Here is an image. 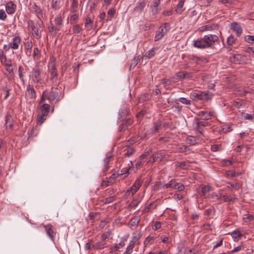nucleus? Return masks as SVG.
I'll list each match as a JSON object with an SVG mask.
<instances>
[{
    "label": "nucleus",
    "mask_w": 254,
    "mask_h": 254,
    "mask_svg": "<svg viewBox=\"0 0 254 254\" xmlns=\"http://www.w3.org/2000/svg\"><path fill=\"white\" fill-rule=\"evenodd\" d=\"M218 41L219 37L217 35L208 34L194 40L193 45L199 49H208L211 48L215 43Z\"/></svg>",
    "instance_id": "1"
},
{
    "label": "nucleus",
    "mask_w": 254,
    "mask_h": 254,
    "mask_svg": "<svg viewBox=\"0 0 254 254\" xmlns=\"http://www.w3.org/2000/svg\"><path fill=\"white\" fill-rule=\"evenodd\" d=\"M59 97V93L57 89H54L52 88L49 94H48L46 90H45L42 93L40 103H44L46 99H48L50 102H53L55 100L58 101Z\"/></svg>",
    "instance_id": "2"
},
{
    "label": "nucleus",
    "mask_w": 254,
    "mask_h": 254,
    "mask_svg": "<svg viewBox=\"0 0 254 254\" xmlns=\"http://www.w3.org/2000/svg\"><path fill=\"white\" fill-rule=\"evenodd\" d=\"M212 94L208 92H192L190 94V97L194 100L208 101L211 99Z\"/></svg>",
    "instance_id": "3"
},
{
    "label": "nucleus",
    "mask_w": 254,
    "mask_h": 254,
    "mask_svg": "<svg viewBox=\"0 0 254 254\" xmlns=\"http://www.w3.org/2000/svg\"><path fill=\"white\" fill-rule=\"evenodd\" d=\"M142 185V181L140 179H136L133 185L125 192V195L127 197L133 196L139 189Z\"/></svg>",
    "instance_id": "4"
},
{
    "label": "nucleus",
    "mask_w": 254,
    "mask_h": 254,
    "mask_svg": "<svg viewBox=\"0 0 254 254\" xmlns=\"http://www.w3.org/2000/svg\"><path fill=\"white\" fill-rule=\"evenodd\" d=\"M169 29V25L168 23H165L160 26L156 32L154 41L156 42L161 40L167 33Z\"/></svg>",
    "instance_id": "5"
},
{
    "label": "nucleus",
    "mask_w": 254,
    "mask_h": 254,
    "mask_svg": "<svg viewBox=\"0 0 254 254\" xmlns=\"http://www.w3.org/2000/svg\"><path fill=\"white\" fill-rule=\"evenodd\" d=\"M165 158V154L164 151L160 150L154 153L151 159L147 162V164H152L156 161L161 162Z\"/></svg>",
    "instance_id": "6"
},
{
    "label": "nucleus",
    "mask_w": 254,
    "mask_h": 254,
    "mask_svg": "<svg viewBox=\"0 0 254 254\" xmlns=\"http://www.w3.org/2000/svg\"><path fill=\"white\" fill-rule=\"evenodd\" d=\"M44 227L46 230L47 235L49 238L53 241L54 242L56 236V228L50 224L44 225Z\"/></svg>",
    "instance_id": "7"
},
{
    "label": "nucleus",
    "mask_w": 254,
    "mask_h": 254,
    "mask_svg": "<svg viewBox=\"0 0 254 254\" xmlns=\"http://www.w3.org/2000/svg\"><path fill=\"white\" fill-rule=\"evenodd\" d=\"M4 125L5 127V129L7 131H11L13 129V118L11 115L9 113H7L6 115L4 117Z\"/></svg>",
    "instance_id": "8"
},
{
    "label": "nucleus",
    "mask_w": 254,
    "mask_h": 254,
    "mask_svg": "<svg viewBox=\"0 0 254 254\" xmlns=\"http://www.w3.org/2000/svg\"><path fill=\"white\" fill-rule=\"evenodd\" d=\"M32 80L34 82L38 83L41 82V70L38 66H35L32 69Z\"/></svg>",
    "instance_id": "9"
},
{
    "label": "nucleus",
    "mask_w": 254,
    "mask_h": 254,
    "mask_svg": "<svg viewBox=\"0 0 254 254\" xmlns=\"http://www.w3.org/2000/svg\"><path fill=\"white\" fill-rule=\"evenodd\" d=\"M230 28L234 32L237 37H240L242 33V28L237 22H234L230 24Z\"/></svg>",
    "instance_id": "10"
},
{
    "label": "nucleus",
    "mask_w": 254,
    "mask_h": 254,
    "mask_svg": "<svg viewBox=\"0 0 254 254\" xmlns=\"http://www.w3.org/2000/svg\"><path fill=\"white\" fill-rule=\"evenodd\" d=\"M190 59L197 64H204L208 62L207 59L204 57H198L192 55L190 56Z\"/></svg>",
    "instance_id": "11"
},
{
    "label": "nucleus",
    "mask_w": 254,
    "mask_h": 254,
    "mask_svg": "<svg viewBox=\"0 0 254 254\" xmlns=\"http://www.w3.org/2000/svg\"><path fill=\"white\" fill-rule=\"evenodd\" d=\"M26 96L31 99H35L36 98V91L34 88L30 84H28L26 87Z\"/></svg>",
    "instance_id": "12"
},
{
    "label": "nucleus",
    "mask_w": 254,
    "mask_h": 254,
    "mask_svg": "<svg viewBox=\"0 0 254 254\" xmlns=\"http://www.w3.org/2000/svg\"><path fill=\"white\" fill-rule=\"evenodd\" d=\"M173 183V179L170 180L168 183L165 184H162L161 182H156L155 186H154L155 190H159L160 189H165L172 188Z\"/></svg>",
    "instance_id": "13"
},
{
    "label": "nucleus",
    "mask_w": 254,
    "mask_h": 254,
    "mask_svg": "<svg viewBox=\"0 0 254 254\" xmlns=\"http://www.w3.org/2000/svg\"><path fill=\"white\" fill-rule=\"evenodd\" d=\"M16 7V5L12 1H10L6 3L5 10L8 14H11L15 12Z\"/></svg>",
    "instance_id": "14"
},
{
    "label": "nucleus",
    "mask_w": 254,
    "mask_h": 254,
    "mask_svg": "<svg viewBox=\"0 0 254 254\" xmlns=\"http://www.w3.org/2000/svg\"><path fill=\"white\" fill-rule=\"evenodd\" d=\"M21 42V39L19 36H15L12 39V41L9 45L13 50L17 49Z\"/></svg>",
    "instance_id": "15"
},
{
    "label": "nucleus",
    "mask_w": 254,
    "mask_h": 254,
    "mask_svg": "<svg viewBox=\"0 0 254 254\" xmlns=\"http://www.w3.org/2000/svg\"><path fill=\"white\" fill-rule=\"evenodd\" d=\"M146 5V2L145 0H139L136 3L135 7H134V10L139 13H140Z\"/></svg>",
    "instance_id": "16"
},
{
    "label": "nucleus",
    "mask_w": 254,
    "mask_h": 254,
    "mask_svg": "<svg viewBox=\"0 0 254 254\" xmlns=\"http://www.w3.org/2000/svg\"><path fill=\"white\" fill-rule=\"evenodd\" d=\"M218 25L215 24H211L203 25L199 28L200 32H204L206 31H212L216 29Z\"/></svg>",
    "instance_id": "17"
},
{
    "label": "nucleus",
    "mask_w": 254,
    "mask_h": 254,
    "mask_svg": "<svg viewBox=\"0 0 254 254\" xmlns=\"http://www.w3.org/2000/svg\"><path fill=\"white\" fill-rule=\"evenodd\" d=\"M62 0H52L51 7L55 10L60 9L62 7Z\"/></svg>",
    "instance_id": "18"
},
{
    "label": "nucleus",
    "mask_w": 254,
    "mask_h": 254,
    "mask_svg": "<svg viewBox=\"0 0 254 254\" xmlns=\"http://www.w3.org/2000/svg\"><path fill=\"white\" fill-rule=\"evenodd\" d=\"M236 39L233 36L231 35L228 37L227 39V46L226 47V48L229 51L232 50V46L236 43Z\"/></svg>",
    "instance_id": "19"
},
{
    "label": "nucleus",
    "mask_w": 254,
    "mask_h": 254,
    "mask_svg": "<svg viewBox=\"0 0 254 254\" xmlns=\"http://www.w3.org/2000/svg\"><path fill=\"white\" fill-rule=\"evenodd\" d=\"M50 73L51 80L53 82L55 81L58 78V73L56 71V66L54 64L52 65L51 68L50 70Z\"/></svg>",
    "instance_id": "20"
},
{
    "label": "nucleus",
    "mask_w": 254,
    "mask_h": 254,
    "mask_svg": "<svg viewBox=\"0 0 254 254\" xmlns=\"http://www.w3.org/2000/svg\"><path fill=\"white\" fill-rule=\"evenodd\" d=\"M158 47H154L150 50H148L145 53V57H147L148 59H150L155 56L156 52L158 50Z\"/></svg>",
    "instance_id": "21"
},
{
    "label": "nucleus",
    "mask_w": 254,
    "mask_h": 254,
    "mask_svg": "<svg viewBox=\"0 0 254 254\" xmlns=\"http://www.w3.org/2000/svg\"><path fill=\"white\" fill-rule=\"evenodd\" d=\"M211 190V187L210 186H203L201 188V193L200 196L204 197H207L208 196V194Z\"/></svg>",
    "instance_id": "22"
},
{
    "label": "nucleus",
    "mask_w": 254,
    "mask_h": 254,
    "mask_svg": "<svg viewBox=\"0 0 254 254\" xmlns=\"http://www.w3.org/2000/svg\"><path fill=\"white\" fill-rule=\"evenodd\" d=\"M43 104L41 106L40 110V113L43 114L44 116H47L50 109V105L48 104H45L43 103Z\"/></svg>",
    "instance_id": "23"
},
{
    "label": "nucleus",
    "mask_w": 254,
    "mask_h": 254,
    "mask_svg": "<svg viewBox=\"0 0 254 254\" xmlns=\"http://www.w3.org/2000/svg\"><path fill=\"white\" fill-rule=\"evenodd\" d=\"M106 247V243L103 241L97 242L92 245V248L95 250L103 249Z\"/></svg>",
    "instance_id": "24"
},
{
    "label": "nucleus",
    "mask_w": 254,
    "mask_h": 254,
    "mask_svg": "<svg viewBox=\"0 0 254 254\" xmlns=\"http://www.w3.org/2000/svg\"><path fill=\"white\" fill-rule=\"evenodd\" d=\"M221 199H222L225 202H234L236 200V198L235 197H232L231 195H223L221 194Z\"/></svg>",
    "instance_id": "25"
},
{
    "label": "nucleus",
    "mask_w": 254,
    "mask_h": 254,
    "mask_svg": "<svg viewBox=\"0 0 254 254\" xmlns=\"http://www.w3.org/2000/svg\"><path fill=\"white\" fill-rule=\"evenodd\" d=\"M160 3V0H154L153 5L152 6V12L154 14H156L158 12V6Z\"/></svg>",
    "instance_id": "26"
},
{
    "label": "nucleus",
    "mask_w": 254,
    "mask_h": 254,
    "mask_svg": "<svg viewBox=\"0 0 254 254\" xmlns=\"http://www.w3.org/2000/svg\"><path fill=\"white\" fill-rule=\"evenodd\" d=\"M71 1L70 11L71 13H76L78 8V0H70Z\"/></svg>",
    "instance_id": "27"
},
{
    "label": "nucleus",
    "mask_w": 254,
    "mask_h": 254,
    "mask_svg": "<svg viewBox=\"0 0 254 254\" xmlns=\"http://www.w3.org/2000/svg\"><path fill=\"white\" fill-rule=\"evenodd\" d=\"M231 236L235 241H238L239 239L243 236V235L239 230H235L232 233Z\"/></svg>",
    "instance_id": "28"
},
{
    "label": "nucleus",
    "mask_w": 254,
    "mask_h": 254,
    "mask_svg": "<svg viewBox=\"0 0 254 254\" xmlns=\"http://www.w3.org/2000/svg\"><path fill=\"white\" fill-rule=\"evenodd\" d=\"M125 151V153L124 154L123 156L124 157H129L135 153V149L132 147L127 148L126 149Z\"/></svg>",
    "instance_id": "29"
},
{
    "label": "nucleus",
    "mask_w": 254,
    "mask_h": 254,
    "mask_svg": "<svg viewBox=\"0 0 254 254\" xmlns=\"http://www.w3.org/2000/svg\"><path fill=\"white\" fill-rule=\"evenodd\" d=\"M176 150L179 152L186 153V152H187L189 150V149L188 148V146L186 145H179L177 147Z\"/></svg>",
    "instance_id": "30"
},
{
    "label": "nucleus",
    "mask_w": 254,
    "mask_h": 254,
    "mask_svg": "<svg viewBox=\"0 0 254 254\" xmlns=\"http://www.w3.org/2000/svg\"><path fill=\"white\" fill-rule=\"evenodd\" d=\"M227 184L229 185V186H228L227 188L230 189H234V190H238L242 186V185L239 183H236L235 184H233L231 182H228Z\"/></svg>",
    "instance_id": "31"
},
{
    "label": "nucleus",
    "mask_w": 254,
    "mask_h": 254,
    "mask_svg": "<svg viewBox=\"0 0 254 254\" xmlns=\"http://www.w3.org/2000/svg\"><path fill=\"white\" fill-rule=\"evenodd\" d=\"M189 163L188 162H178L176 163L175 166L176 168L186 169L188 167V166H189Z\"/></svg>",
    "instance_id": "32"
},
{
    "label": "nucleus",
    "mask_w": 254,
    "mask_h": 254,
    "mask_svg": "<svg viewBox=\"0 0 254 254\" xmlns=\"http://www.w3.org/2000/svg\"><path fill=\"white\" fill-rule=\"evenodd\" d=\"M45 117L46 116H44L43 114L41 113H39L38 115L37 118V123L38 125H41L44 123L45 120H46Z\"/></svg>",
    "instance_id": "33"
},
{
    "label": "nucleus",
    "mask_w": 254,
    "mask_h": 254,
    "mask_svg": "<svg viewBox=\"0 0 254 254\" xmlns=\"http://www.w3.org/2000/svg\"><path fill=\"white\" fill-rule=\"evenodd\" d=\"M197 115L201 117V119L204 120H208V112L206 111H199Z\"/></svg>",
    "instance_id": "34"
},
{
    "label": "nucleus",
    "mask_w": 254,
    "mask_h": 254,
    "mask_svg": "<svg viewBox=\"0 0 254 254\" xmlns=\"http://www.w3.org/2000/svg\"><path fill=\"white\" fill-rule=\"evenodd\" d=\"M139 221V219L137 217H134L131 219L130 225L132 227H136L138 225Z\"/></svg>",
    "instance_id": "35"
},
{
    "label": "nucleus",
    "mask_w": 254,
    "mask_h": 254,
    "mask_svg": "<svg viewBox=\"0 0 254 254\" xmlns=\"http://www.w3.org/2000/svg\"><path fill=\"white\" fill-rule=\"evenodd\" d=\"M161 124L160 122H155L154 123L153 126L151 128L152 133L156 132L160 127Z\"/></svg>",
    "instance_id": "36"
},
{
    "label": "nucleus",
    "mask_w": 254,
    "mask_h": 254,
    "mask_svg": "<svg viewBox=\"0 0 254 254\" xmlns=\"http://www.w3.org/2000/svg\"><path fill=\"white\" fill-rule=\"evenodd\" d=\"M175 78L179 80H182L185 79L184 71H180L175 74Z\"/></svg>",
    "instance_id": "37"
},
{
    "label": "nucleus",
    "mask_w": 254,
    "mask_h": 254,
    "mask_svg": "<svg viewBox=\"0 0 254 254\" xmlns=\"http://www.w3.org/2000/svg\"><path fill=\"white\" fill-rule=\"evenodd\" d=\"M3 64L5 66L6 70L9 73H11L13 72V70L10 69V67L11 66V60H9L6 63H4Z\"/></svg>",
    "instance_id": "38"
},
{
    "label": "nucleus",
    "mask_w": 254,
    "mask_h": 254,
    "mask_svg": "<svg viewBox=\"0 0 254 254\" xmlns=\"http://www.w3.org/2000/svg\"><path fill=\"white\" fill-rule=\"evenodd\" d=\"M125 241V239L122 238L121 241L119 244H115L114 245V250L117 251L119 248L124 247Z\"/></svg>",
    "instance_id": "39"
},
{
    "label": "nucleus",
    "mask_w": 254,
    "mask_h": 254,
    "mask_svg": "<svg viewBox=\"0 0 254 254\" xmlns=\"http://www.w3.org/2000/svg\"><path fill=\"white\" fill-rule=\"evenodd\" d=\"M254 219V217L252 215L247 213L244 215L243 220L245 222H249Z\"/></svg>",
    "instance_id": "40"
},
{
    "label": "nucleus",
    "mask_w": 254,
    "mask_h": 254,
    "mask_svg": "<svg viewBox=\"0 0 254 254\" xmlns=\"http://www.w3.org/2000/svg\"><path fill=\"white\" fill-rule=\"evenodd\" d=\"M184 5V4L179 2L178 3L176 9V11L177 13L181 14L183 12L184 10V8H183Z\"/></svg>",
    "instance_id": "41"
},
{
    "label": "nucleus",
    "mask_w": 254,
    "mask_h": 254,
    "mask_svg": "<svg viewBox=\"0 0 254 254\" xmlns=\"http://www.w3.org/2000/svg\"><path fill=\"white\" fill-rule=\"evenodd\" d=\"M149 99V97L148 94H142L138 98V102L143 103L144 101L148 100Z\"/></svg>",
    "instance_id": "42"
},
{
    "label": "nucleus",
    "mask_w": 254,
    "mask_h": 254,
    "mask_svg": "<svg viewBox=\"0 0 254 254\" xmlns=\"http://www.w3.org/2000/svg\"><path fill=\"white\" fill-rule=\"evenodd\" d=\"M244 249V246L242 245H239L237 247L234 248L232 250L228 252L229 254L236 253Z\"/></svg>",
    "instance_id": "43"
},
{
    "label": "nucleus",
    "mask_w": 254,
    "mask_h": 254,
    "mask_svg": "<svg viewBox=\"0 0 254 254\" xmlns=\"http://www.w3.org/2000/svg\"><path fill=\"white\" fill-rule=\"evenodd\" d=\"M82 30V28L79 25H75L73 27V32L75 34L80 33Z\"/></svg>",
    "instance_id": "44"
},
{
    "label": "nucleus",
    "mask_w": 254,
    "mask_h": 254,
    "mask_svg": "<svg viewBox=\"0 0 254 254\" xmlns=\"http://www.w3.org/2000/svg\"><path fill=\"white\" fill-rule=\"evenodd\" d=\"M222 149L221 145L213 144L211 147V150L212 151L216 152Z\"/></svg>",
    "instance_id": "45"
},
{
    "label": "nucleus",
    "mask_w": 254,
    "mask_h": 254,
    "mask_svg": "<svg viewBox=\"0 0 254 254\" xmlns=\"http://www.w3.org/2000/svg\"><path fill=\"white\" fill-rule=\"evenodd\" d=\"M152 148H149L147 151H146L143 154H142L140 156V159L143 160L145 159L150 154V152H152Z\"/></svg>",
    "instance_id": "46"
},
{
    "label": "nucleus",
    "mask_w": 254,
    "mask_h": 254,
    "mask_svg": "<svg viewBox=\"0 0 254 254\" xmlns=\"http://www.w3.org/2000/svg\"><path fill=\"white\" fill-rule=\"evenodd\" d=\"M245 41L249 43H254V36L247 35L245 37Z\"/></svg>",
    "instance_id": "47"
},
{
    "label": "nucleus",
    "mask_w": 254,
    "mask_h": 254,
    "mask_svg": "<svg viewBox=\"0 0 254 254\" xmlns=\"http://www.w3.org/2000/svg\"><path fill=\"white\" fill-rule=\"evenodd\" d=\"M32 30L33 31V36L37 39H39L40 38V36L39 34L38 29L36 27H33V29Z\"/></svg>",
    "instance_id": "48"
},
{
    "label": "nucleus",
    "mask_w": 254,
    "mask_h": 254,
    "mask_svg": "<svg viewBox=\"0 0 254 254\" xmlns=\"http://www.w3.org/2000/svg\"><path fill=\"white\" fill-rule=\"evenodd\" d=\"M179 101L185 105H190V101L184 97H181L179 99Z\"/></svg>",
    "instance_id": "49"
},
{
    "label": "nucleus",
    "mask_w": 254,
    "mask_h": 254,
    "mask_svg": "<svg viewBox=\"0 0 254 254\" xmlns=\"http://www.w3.org/2000/svg\"><path fill=\"white\" fill-rule=\"evenodd\" d=\"M2 90L5 92V95L4 97V100H6L9 96L10 89L7 88L6 86L2 87Z\"/></svg>",
    "instance_id": "50"
},
{
    "label": "nucleus",
    "mask_w": 254,
    "mask_h": 254,
    "mask_svg": "<svg viewBox=\"0 0 254 254\" xmlns=\"http://www.w3.org/2000/svg\"><path fill=\"white\" fill-rule=\"evenodd\" d=\"M154 239H155L153 237L148 236L145 239L144 242V244L145 245H147L149 243H152Z\"/></svg>",
    "instance_id": "51"
},
{
    "label": "nucleus",
    "mask_w": 254,
    "mask_h": 254,
    "mask_svg": "<svg viewBox=\"0 0 254 254\" xmlns=\"http://www.w3.org/2000/svg\"><path fill=\"white\" fill-rule=\"evenodd\" d=\"M56 24L58 26H61L63 24V20L61 16H58L55 19Z\"/></svg>",
    "instance_id": "52"
},
{
    "label": "nucleus",
    "mask_w": 254,
    "mask_h": 254,
    "mask_svg": "<svg viewBox=\"0 0 254 254\" xmlns=\"http://www.w3.org/2000/svg\"><path fill=\"white\" fill-rule=\"evenodd\" d=\"M112 157V155L111 153L107 154V157L105 158L104 160V163L105 164H109L110 163L111 158Z\"/></svg>",
    "instance_id": "53"
},
{
    "label": "nucleus",
    "mask_w": 254,
    "mask_h": 254,
    "mask_svg": "<svg viewBox=\"0 0 254 254\" xmlns=\"http://www.w3.org/2000/svg\"><path fill=\"white\" fill-rule=\"evenodd\" d=\"M18 71V76H19L20 79L21 80V81L22 82H24L23 75L22 74V67L21 66H19Z\"/></svg>",
    "instance_id": "54"
},
{
    "label": "nucleus",
    "mask_w": 254,
    "mask_h": 254,
    "mask_svg": "<svg viewBox=\"0 0 254 254\" xmlns=\"http://www.w3.org/2000/svg\"><path fill=\"white\" fill-rule=\"evenodd\" d=\"M236 173L233 171H228L226 172V176L227 178L236 177Z\"/></svg>",
    "instance_id": "55"
},
{
    "label": "nucleus",
    "mask_w": 254,
    "mask_h": 254,
    "mask_svg": "<svg viewBox=\"0 0 254 254\" xmlns=\"http://www.w3.org/2000/svg\"><path fill=\"white\" fill-rule=\"evenodd\" d=\"M32 8L34 10V11L37 13H40L42 12L41 9L40 8L36 5V3H34L33 5L32 6Z\"/></svg>",
    "instance_id": "56"
},
{
    "label": "nucleus",
    "mask_w": 254,
    "mask_h": 254,
    "mask_svg": "<svg viewBox=\"0 0 254 254\" xmlns=\"http://www.w3.org/2000/svg\"><path fill=\"white\" fill-rule=\"evenodd\" d=\"M111 233L109 231L104 232L101 235V239L104 242V241L108 238V237L110 236Z\"/></svg>",
    "instance_id": "57"
},
{
    "label": "nucleus",
    "mask_w": 254,
    "mask_h": 254,
    "mask_svg": "<svg viewBox=\"0 0 254 254\" xmlns=\"http://www.w3.org/2000/svg\"><path fill=\"white\" fill-rule=\"evenodd\" d=\"M0 60L1 63L2 64H3L4 63H6V62L8 61H7L6 56L3 55L2 52L0 53Z\"/></svg>",
    "instance_id": "58"
},
{
    "label": "nucleus",
    "mask_w": 254,
    "mask_h": 254,
    "mask_svg": "<svg viewBox=\"0 0 254 254\" xmlns=\"http://www.w3.org/2000/svg\"><path fill=\"white\" fill-rule=\"evenodd\" d=\"M188 143H190L191 144L194 145L196 143L195 139L193 136H190L187 138Z\"/></svg>",
    "instance_id": "59"
},
{
    "label": "nucleus",
    "mask_w": 254,
    "mask_h": 254,
    "mask_svg": "<svg viewBox=\"0 0 254 254\" xmlns=\"http://www.w3.org/2000/svg\"><path fill=\"white\" fill-rule=\"evenodd\" d=\"M40 55V51L37 47H35L33 50V58H36Z\"/></svg>",
    "instance_id": "60"
},
{
    "label": "nucleus",
    "mask_w": 254,
    "mask_h": 254,
    "mask_svg": "<svg viewBox=\"0 0 254 254\" xmlns=\"http://www.w3.org/2000/svg\"><path fill=\"white\" fill-rule=\"evenodd\" d=\"M143 162H142V160L139 159L135 164L136 169H139L143 165Z\"/></svg>",
    "instance_id": "61"
},
{
    "label": "nucleus",
    "mask_w": 254,
    "mask_h": 254,
    "mask_svg": "<svg viewBox=\"0 0 254 254\" xmlns=\"http://www.w3.org/2000/svg\"><path fill=\"white\" fill-rule=\"evenodd\" d=\"M115 199V196H111L106 198L104 200V202L106 203H109L113 201Z\"/></svg>",
    "instance_id": "62"
},
{
    "label": "nucleus",
    "mask_w": 254,
    "mask_h": 254,
    "mask_svg": "<svg viewBox=\"0 0 254 254\" xmlns=\"http://www.w3.org/2000/svg\"><path fill=\"white\" fill-rule=\"evenodd\" d=\"M184 189H185V186L181 183H178V184L177 186V187L176 188V190H177L179 191H182L184 190Z\"/></svg>",
    "instance_id": "63"
},
{
    "label": "nucleus",
    "mask_w": 254,
    "mask_h": 254,
    "mask_svg": "<svg viewBox=\"0 0 254 254\" xmlns=\"http://www.w3.org/2000/svg\"><path fill=\"white\" fill-rule=\"evenodd\" d=\"M245 51L250 54L254 55V48L253 47H248L245 49Z\"/></svg>",
    "instance_id": "64"
}]
</instances>
